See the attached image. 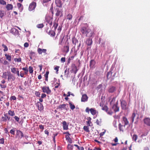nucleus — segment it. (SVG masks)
<instances>
[{
	"label": "nucleus",
	"mask_w": 150,
	"mask_h": 150,
	"mask_svg": "<svg viewBox=\"0 0 150 150\" xmlns=\"http://www.w3.org/2000/svg\"><path fill=\"white\" fill-rule=\"evenodd\" d=\"M64 51L66 53H67L69 51V46L67 45L64 47Z\"/></svg>",
	"instance_id": "33"
},
{
	"label": "nucleus",
	"mask_w": 150,
	"mask_h": 150,
	"mask_svg": "<svg viewBox=\"0 0 150 150\" xmlns=\"http://www.w3.org/2000/svg\"><path fill=\"white\" fill-rule=\"evenodd\" d=\"M4 12L2 11H0V17L2 18L4 15Z\"/></svg>",
	"instance_id": "47"
},
{
	"label": "nucleus",
	"mask_w": 150,
	"mask_h": 150,
	"mask_svg": "<svg viewBox=\"0 0 150 150\" xmlns=\"http://www.w3.org/2000/svg\"><path fill=\"white\" fill-rule=\"evenodd\" d=\"M116 73H114V74L112 75L111 79H110V81L112 82L115 79V76Z\"/></svg>",
	"instance_id": "53"
},
{
	"label": "nucleus",
	"mask_w": 150,
	"mask_h": 150,
	"mask_svg": "<svg viewBox=\"0 0 150 150\" xmlns=\"http://www.w3.org/2000/svg\"><path fill=\"white\" fill-rule=\"evenodd\" d=\"M24 46L25 47H28L29 46V44L27 42H25L24 44Z\"/></svg>",
	"instance_id": "64"
},
{
	"label": "nucleus",
	"mask_w": 150,
	"mask_h": 150,
	"mask_svg": "<svg viewBox=\"0 0 150 150\" xmlns=\"http://www.w3.org/2000/svg\"><path fill=\"white\" fill-rule=\"evenodd\" d=\"M0 4L3 5H6V2L3 0H0Z\"/></svg>",
	"instance_id": "49"
},
{
	"label": "nucleus",
	"mask_w": 150,
	"mask_h": 150,
	"mask_svg": "<svg viewBox=\"0 0 150 150\" xmlns=\"http://www.w3.org/2000/svg\"><path fill=\"white\" fill-rule=\"evenodd\" d=\"M138 136L136 135H133V137H132V139L133 140H134L135 142H136V141L137 138Z\"/></svg>",
	"instance_id": "46"
},
{
	"label": "nucleus",
	"mask_w": 150,
	"mask_h": 150,
	"mask_svg": "<svg viewBox=\"0 0 150 150\" xmlns=\"http://www.w3.org/2000/svg\"><path fill=\"white\" fill-rule=\"evenodd\" d=\"M78 69L76 66L74 64H72L71 65V69L70 71L71 73H74V77L73 79V80L75 78V74L76 73L78 70Z\"/></svg>",
	"instance_id": "5"
},
{
	"label": "nucleus",
	"mask_w": 150,
	"mask_h": 150,
	"mask_svg": "<svg viewBox=\"0 0 150 150\" xmlns=\"http://www.w3.org/2000/svg\"><path fill=\"white\" fill-rule=\"evenodd\" d=\"M17 69H18V68H11V72L14 74H16V72L17 71Z\"/></svg>",
	"instance_id": "32"
},
{
	"label": "nucleus",
	"mask_w": 150,
	"mask_h": 150,
	"mask_svg": "<svg viewBox=\"0 0 150 150\" xmlns=\"http://www.w3.org/2000/svg\"><path fill=\"white\" fill-rule=\"evenodd\" d=\"M69 68L68 69V71H67V68L64 71V75L66 76L67 78H68V75L69 73Z\"/></svg>",
	"instance_id": "31"
},
{
	"label": "nucleus",
	"mask_w": 150,
	"mask_h": 150,
	"mask_svg": "<svg viewBox=\"0 0 150 150\" xmlns=\"http://www.w3.org/2000/svg\"><path fill=\"white\" fill-rule=\"evenodd\" d=\"M69 104L70 106V109L72 110H73L75 108V106L74 105L72 104V103L69 101Z\"/></svg>",
	"instance_id": "28"
},
{
	"label": "nucleus",
	"mask_w": 150,
	"mask_h": 150,
	"mask_svg": "<svg viewBox=\"0 0 150 150\" xmlns=\"http://www.w3.org/2000/svg\"><path fill=\"white\" fill-rule=\"evenodd\" d=\"M64 39V37H63L62 38H60L59 39V45H62V43L63 42Z\"/></svg>",
	"instance_id": "51"
},
{
	"label": "nucleus",
	"mask_w": 150,
	"mask_h": 150,
	"mask_svg": "<svg viewBox=\"0 0 150 150\" xmlns=\"http://www.w3.org/2000/svg\"><path fill=\"white\" fill-rule=\"evenodd\" d=\"M62 124L63 129L64 130L68 129V125L67 124V122L64 121L62 122Z\"/></svg>",
	"instance_id": "16"
},
{
	"label": "nucleus",
	"mask_w": 150,
	"mask_h": 150,
	"mask_svg": "<svg viewBox=\"0 0 150 150\" xmlns=\"http://www.w3.org/2000/svg\"><path fill=\"white\" fill-rule=\"evenodd\" d=\"M91 117H89L88 118V121L87 122V124L88 125V126H90V124L91 123Z\"/></svg>",
	"instance_id": "40"
},
{
	"label": "nucleus",
	"mask_w": 150,
	"mask_h": 150,
	"mask_svg": "<svg viewBox=\"0 0 150 150\" xmlns=\"http://www.w3.org/2000/svg\"><path fill=\"white\" fill-rule=\"evenodd\" d=\"M66 104L60 105L58 106V108L60 109L61 110H62L63 109H66Z\"/></svg>",
	"instance_id": "25"
},
{
	"label": "nucleus",
	"mask_w": 150,
	"mask_h": 150,
	"mask_svg": "<svg viewBox=\"0 0 150 150\" xmlns=\"http://www.w3.org/2000/svg\"><path fill=\"white\" fill-rule=\"evenodd\" d=\"M96 90L101 93L103 91V86L101 84L99 85L96 88Z\"/></svg>",
	"instance_id": "15"
},
{
	"label": "nucleus",
	"mask_w": 150,
	"mask_h": 150,
	"mask_svg": "<svg viewBox=\"0 0 150 150\" xmlns=\"http://www.w3.org/2000/svg\"><path fill=\"white\" fill-rule=\"evenodd\" d=\"M38 53L39 54H41L42 52L46 53L47 51V50L45 49H42L40 48H38Z\"/></svg>",
	"instance_id": "17"
},
{
	"label": "nucleus",
	"mask_w": 150,
	"mask_h": 150,
	"mask_svg": "<svg viewBox=\"0 0 150 150\" xmlns=\"http://www.w3.org/2000/svg\"><path fill=\"white\" fill-rule=\"evenodd\" d=\"M72 16L70 14H69L67 16V19H68L69 20H70L72 19Z\"/></svg>",
	"instance_id": "52"
},
{
	"label": "nucleus",
	"mask_w": 150,
	"mask_h": 150,
	"mask_svg": "<svg viewBox=\"0 0 150 150\" xmlns=\"http://www.w3.org/2000/svg\"><path fill=\"white\" fill-rule=\"evenodd\" d=\"M72 43L75 45H76V44L78 43V40L74 38H72Z\"/></svg>",
	"instance_id": "30"
},
{
	"label": "nucleus",
	"mask_w": 150,
	"mask_h": 150,
	"mask_svg": "<svg viewBox=\"0 0 150 150\" xmlns=\"http://www.w3.org/2000/svg\"><path fill=\"white\" fill-rule=\"evenodd\" d=\"M144 121L145 124L148 126H150V119L149 118H146L144 119Z\"/></svg>",
	"instance_id": "13"
},
{
	"label": "nucleus",
	"mask_w": 150,
	"mask_h": 150,
	"mask_svg": "<svg viewBox=\"0 0 150 150\" xmlns=\"http://www.w3.org/2000/svg\"><path fill=\"white\" fill-rule=\"evenodd\" d=\"M14 118H15V120L17 122H18L19 121V118L17 116H15L14 117Z\"/></svg>",
	"instance_id": "60"
},
{
	"label": "nucleus",
	"mask_w": 150,
	"mask_h": 150,
	"mask_svg": "<svg viewBox=\"0 0 150 150\" xmlns=\"http://www.w3.org/2000/svg\"><path fill=\"white\" fill-rule=\"evenodd\" d=\"M35 94L37 96L40 97V93L39 92L36 91L35 93Z\"/></svg>",
	"instance_id": "54"
},
{
	"label": "nucleus",
	"mask_w": 150,
	"mask_h": 150,
	"mask_svg": "<svg viewBox=\"0 0 150 150\" xmlns=\"http://www.w3.org/2000/svg\"><path fill=\"white\" fill-rule=\"evenodd\" d=\"M18 31L17 29L13 28L11 30L10 32L13 34H15L18 33Z\"/></svg>",
	"instance_id": "21"
},
{
	"label": "nucleus",
	"mask_w": 150,
	"mask_h": 150,
	"mask_svg": "<svg viewBox=\"0 0 150 150\" xmlns=\"http://www.w3.org/2000/svg\"><path fill=\"white\" fill-rule=\"evenodd\" d=\"M36 105L38 107V109L40 110H41L43 108L42 104L39 102H38L36 103Z\"/></svg>",
	"instance_id": "11"
},
{
	"label": "nucleus",
	"mask_w": 150,
	"mask_h": 150,
	"mask_svg": "<svg viewBox=\"0 0 150 150\" xmlns=\"http://www.w3.org/2000/svg\"><path fill=\"white\" fill-rule=\"evenodd\" d=\"M48 34L49 35H50L51 36H52V37L54 36L55 35V32L54 31H53L52 30H50L48 33Z\"/></svg>",
	"instance_id": "27"
},
{
	"label": "nucleus",
	"mask_w": 150,
	"mask_h": 150,
	"mask_svg": "<svg viewBox=\"0 0 150 150\" xmlns=\"http://www.w3.org/2000/svg\"><path fill=\"white\" fill-rule=\"evenodd\" d=\"M44 25L43 23L38 24L37 25V27L39 28H42L44 27Z\"/></svg>",
	"instance_id": "42"
},
{
	"label": "nucleus",
	"mask_w": 150,
	"mask_h": 150,
	"mask_svg": "<svg viewBox=\"0 0 150 150\" xmlns=\"http://www.w3.org/2000/svg\"><path fill=\"white\" fill-rule=\"evenodd\" d=\"M74 146L77 147L79 150H84V148L83 147H79L77 145L75 144Z\"/></svg>",
	"instance_id": "41"
},
{
	"label": "nucleus",
	"mask_w": 150,
	"mask_h": 150,
	"mask_svg": "<svg viewBox=\"0 0 150 150\" xmlns=\"http://www.w3.org/2000/svg\"><path fill=\"white\" fill-rule=\"evenodd\" d=\"M112 73V72L111 71H110L109 72L107 73V78L108 80L109 79H110V80L111 79Z\"/></svg>",
	"instance_id": "19"
},
{
	"label": "nucleus",
	"mask_w": 150,
	"mask_h": 150,
	"mask_svg": "<svg viewBox=\"0 0 150 150\" xmlns=\"http://www.w3.org/2000/svg\"><path fill=\"white\" fill-rule=\"evenodd\" d=\"M15 129H12L10 130V132L11 134H12L13 135H14L15 134Z\"/></svg>",
	"instance_id": "56"
},
{
	"label": "nucleus",
	"mask_w": 150,
	"mask_h": 150,
	"mask_svg": "<svg viewBox=\"0 0 150 150\" xmlns=\"http://www.w3.org/2000/svg\"><path fill=\"white\" fill-rule=\"evenodd\" d=\"M16 135L21 136V138L23 137V134L22 132L20 130H17L16 131Z\"/></svg>",
	"instance_id": "22"
},
{
	"label": "nucleus",
	"mask_w": 150,
	"mask_h": 150,
	"mask_svg": "<svg viewBox=\"0 0 150 150\" xmlns=\"http://www.w3.org/2000/svg\"><path fill=\"white\" fill-rule=\"evenodd\" d=\"M83 129L85 131L87 132H89V128L87 126H84L83 127Z\"/></svg>",
	"instance_id": "36"
},
{
	"label": "nucleus",
	"mask_w": 150,
	"mask_h": 150,
	"mask_svg": "<svg viewBox=\"0 0 150 150\" xmlns=\"http://www.w3.org/2000/svg\"><path fill=\"white\" fill-rule=\"evenodd\" d=\"M5 56L6 57V59L8 60L9 61H11V56L8 55L7 54H5Z\"/></svg>",
	"instance_id": "35"
},
{
	"label": "nucleus",
	"mask_w": 150,
	"mask_h": 150,
	"mask_svg": "<svg viewBox=\"0 0 150 150\" xmlns=\"http://www.w3.org/2000/svg\"><path fill=\"white\" fill-rule=\"evenodd\" d=\"M29 72L30 74H32L33 73V68L31 66L29 67Z\"/></svg>",
	"instance_id": "45"
},
{
	"label": "nucleus",
	"mask_w": 150,
	"mask_h": 150,
	"mask_svg": "<svg viewBox=\"0 0 150 150\" xmlns=\"http://www.w3.org/2000/svg\"><path fill=\"white\" fill-rule=\"evenodd\" d=\"M55 3L57 7H62V1L60 0H55Z\"/></svg>",
	"instance_id": "12"
},
{
	"label": "nucleus",
	"mask_w": 150,
	"mask_h": 150,
	"mask_svg": "<svg viewBox=\"0 0 150 150\" xmlns=\"http://www.w3.org/2000/svg\"><path fill=\"white\" fill-rule=\"evenodd\" d=\"M115 98H113L111 102H110V104L112 106L111 108L115 112H118L119 110V108L117 104H114L115 101Z\"/></svg>",
	"instance_id": "2"
},
{
	"label": "nucleus",
	"mask_w": 150,
	"mask_h": 150,
	"mask_svg": "<svg viewBox=\"0 0 150 150\" xmlns=\"http://www.w3.org/2000/svg\"><path fill=\"white\" fill-rule=\"evenodd\" d=\"M122 109L123 110H127L128 109V105L126 101L122 99L120 100Z\"/></svg>",
	"instance_id": "3"
},
{
	"label": "nucleus",
	"mask_w": 150,
	"mask_h": 150,
	"mask_svg": "<svg viewBox=\"0 0 150 150\" xmlns=\"http://www.w3.org/2000/svg\"><path fill=\"white\" fill-rule=\"evenodd\" d=\"M6 8L7 10L9 11L12 9L13 6L11 4H8L6 6Z\"/></svg>",
	"instance_id": "26"
},
{
	"label": "nucleus",
	"mask_w": 150,
	"mask_h": 150,
	"mask_svg": "<svg viewBox=\"0 0 150 150\" xmlns=\"http://www.w3.org/2000/svg\"><path fill=\"white\" fill-rule=\"evenodd\" d=\"M68 149L69 150H72L73 148V145L70 144H68L67 146Z\"/></svg>",
	"instance_id": "34"
},
{
	"label": "nucleus",
	"mask_w": 150,
	"mask_h": 150,
	"mask_svg": "<svg viewBox=\"0 0 150 150\" xmlns=\"http://www.w3.org/2000/svg\"><path fill=\"white\" fill-rule=\"evenodd\" d=\"M8 80L9 81L11 80L12 81H14L16 79L15 77L12 74L10 73L8 74Z\"/></svg>",
	"instance_id": "10"
},
{
	"label": "nucleus",
	"mask_w": 150,
	"mask_h": 150,
	"mask_svg": "<svg viewBox=\"0 0 150 150\" xmlns=\"http://www.w3.org/2000/svg\"><path fill=\"white\" fill-rule=\"evenodd\" d=\"M2 47L4 48V49L3 50V51L4 52L5 51H7L8 50V48L4 44H2Z\"/></svg>",
	"instance_id": "38"
},
{
	"label": "nucleus",
	"mask_w": 150,
	"mask_h": 150,
	"mask_svg": "<svg viewBox=\"0 0 150 150\" xmlns=\"http://www.w3.org/2000/svg\"><path fill=\"white\" fill-rule=\"evenodd\" d=\"M4 139L2 138L0 139V144H4Z\"/></svg>",
	"instance_id": "58"
},
{
	"label": "nucleus",
	"mask_w": 150,
	"mask_h": 150,
	"mask_svg": "<svg viewBox=\"0 0 150 150\" xmlns=\"http://www.w3.org/2000/svg\"><path fill=\"white\" fill-rule=\"evenodd\" d=\"M90 30L87 29L85 27H82L80 29V31L83 34L86 35V36H87L88 34L89 33Z\"/></svg>",
	"instance_id": "6"
},
{
	"label": "nucleus",
	"mask_w": 150,
	"mask_h": 150,
	"mask_svg": "<svg viewBox=\"0 0 150 150\" xmlns=\"http://www.w3.org/2000/svg\"><path fill=\"white\" fill-rule=\"evenodd\" d=\"M17 6L18 7V8H20L21 7V6H22V4H20V3H17Z\"/></svg>",
	"instance_id": "61"
},
{
	"label": "nucleus",
	"mask_w": 150,
	"mask_h": 150,
	"mask_svg": "<svg viewBox=\"0 0 150 150\" xmlns=\"http://www.w3.org/2000/svg\"><path fill=\"white\" fill-rule=\"evenodd\" d=\"M108 109H107V110H105V111L108 114L110 115H112V112L110 110L109 111H108Z\"/></svg>",
	"instance_id": "43"
},
{
	"label": "nucleus",
	"mask_w": 150,
	"mask_h": 150,
	"mask_svg": "<svg viewBox=\"0 0 150 150\" xmlns=\"http://www.w3.org/2000/svg\"><path fill=\"white\" fill-rule=\"evenodd\" d=\"M1 121H2L6 122L7 121V118L5 116H3L2 117Z\"/></svg>",
	"instance_id": "55"
},
{
	"label": "nucleus",
	"mask_w": 150,
	"mask_h": 150,
	"mask_svg": "<svg viewBox=\"0 0 150 150\" xmlns=\"http://www.w3.org/2000/svg\"><path fill=\"white\" fill-rule=\"evenodd\" d=\"M96 62L94 59L91 60L90 62V67L91 68H93Z\"/></svg>",
	"instance_id": "23"
},
{
	"label": "nucleus",
	"mask_w": 150,
	"mask_h": 150,
	"mask_svg": "<svg viewBox=\"0 0 150 150\" xmlns=\"http://www.w3.org/2000/svg\"><path fill=\"white\" fill-rule=\"evenodd\" d=\"M59 66H56L54 68V69L56 70V73L57 74L58 73L59 69Z\"/></svg>",
	"instance_id": "44"
},
{
	"label": "nucleus",
	"mask_w": 150,
	"mask_h": 150,
	"mask_svg": "<svg viewBox=\"0 0 150 150\" xmlns=\"http://www.w3.org/2000/svg\"><path fill=\"white\" fill-rule=\"evenodd\" d=\"M36 6V3L35 2H33L29 5L28 10L30 11H32L35 9Z\"/></svg>",
	"instance_id": "9"
},
{
	"label": "nucleus",
	"mask_w": 150,
	"mask_h": 150,
	"mask_svg": "<svg viewBox=\"0 0 150 150\" xmlns=\"http://www.w3.org/2000/svg\"><path fill=\"white\" fill-rule=\"evenodd\" d=\"M61 60L62 62H64L65 61V58L64 57H62L61 58Z\"/></svg>",
	"instance_id": "62"
},
{
	"label": "nucleus",
	"mask_w": 150,
	"mask_h": 150,
	"mask_svg": "<svg viewBox=\"0 0 150 150\" xmlns=\"http://www.w3.org/2000/svg\"><path fill=\"white\" fill-rule=\"evenodd\" d=\"M50 12H51L52 14H53L54 13H55V16H60V17L62 16V12L59 8L57 7L55 8L54 10H53V6L52 5L50 9Z\"/></svg>",
	"instance_id": "1"
},
{
	"label": "nucleus",
	"mask_w": 150,
	"mask_h": 150,
	"mask_svg": "<svg viewBox=\"0 0 150 150\" xmlns=\"http://www.w3.org/2000/svg\"><path fill=\"white\" fill-rule=\"evenodd\" d=\"M35 53L34 52H33L32 51H31L30 52V58L31 59V57L33 56L34 54Z\"/></svg>",
	"instance_id": "59"
},
{
	"label": "nucleus",
	"mask_w": 150,
	"mask_h": 150,
	"mask_svg": "<svg viewBox=\"0 0 150 150\" xmlns=\"http://www.w3.org/2000/svg\"><path fill=\"white\" fill-rule=\"evenodd\" d=\"M8 75L7 74V73L6 72H5L3 73L2 77L4 78L5 79H7V77Z\"/></svg>",
	"instance_id": "39"
},
{
	"label": "nucleus",
	"mask_w": 150,
	"mask_h": 150,
	"mask_svg": "<svg viewBox=\"0 0 150 150\" xmlns=\"http://www.w3.org/2000/svg\"><path fill=\"white\" fill-rule=\"evenodd\" d=\"M92 38H89L86 40V44L88 45H91L92 44Z\"/></svg>",
	"instance_id": "18"
},
{
	"label": "nucleus",
	"mask_w": 150,
	"mask_h": 150,
	"mask_svg": "<svg viewBox=\"0 0 150 150\" xmlns=\"http://www.w3.org/2000/svg\"><path fill=\"white\" fill-rule=\"evenodd\" d=\"M10 98H11L12 100H15L16 99V98L15 96H12Z\"/></svg>",
	"instance_id": "63"
},
{
	"label": "nucleus",
	"mask_w": 150,
	"mask_h": 150,
	"mask_svg": "<svg viewBox=\"0 0 150 150\" xmlns=\"http://www.w3.org/2000/svg\"><path fill=\"white\" fill-rule=\"evenodd\" d=\"M117 88L114 86H109L108 88V91L109 93H114L116 91Z\"/></svg>",
	"instance_id": "7"
},
{
	"label": "nucleus",
	"mask_w": 150,
	"mask_h": 150,
	"mask_svg": "<svg viewBox=\"0 0 150 150\" xmlns=\"http://www.w3.org/2000/svg\"><path fill=\"white\" fill-rule=\"evenodd\" d=\"M88 97L86 94H83L81 98V101L84 102L87 101Z\"/></svg>",
	"instance_id": "14"
},
{
	"label": "nucleus",
	"mask_w": 150,
	"mask_h": 150,
	"mask_svg": "<svg viewBox=\"0 0 150 150\" xmlns=\"http://www.w3.org/2000/svg\"><path fill=\"white\" fill-rule=\"evenodd\" d=\"M91 114L93 115H95L96 113V111L94 108H91L89 110Z\"/></svg>",
	"instance_id": "24"
},
{
	"label": "nucleus",
	"mask_w": 150,
	"mask_h": 150,
	"mask_svg": "<svg viewBox=\"0 0 150 150\" xmlns=\"http://www.w3.org/2000/svg\"><path fill=\"white\" fill-rule=\"evenodd\" d=\"M107 109H108V108L106 105L104 106L102 108V110L104 111H105V110H107Z\"/></svg>",
	"instance_id": "57"
},
{
	"label": "nucleus",
	"mask_w": 150,
	"mask_h": 150,
	"mask_svg": "<svg viewBox=\"0 0 150 150\" xmlns=\"http://www.w3.org/2000/svg\"><path fill=\"white\" fill-rule=\"evenodd\" d=\"M42 92L46 93L48 94H50L51 92V90L50 89L48 86H45L42 87Z\"/></svg>",
	"instance_id": "8"
},
{
	"label": "nucleus",
	"mask_w": 150,
	"mask_h": 150,
	"mask_svg": "<svg viewBox=\"0 0 150 150\" xmlns=\"http://www.w3.org/2000/svg\"><path fill=\"white\" fill-rule=\"evenodd\" d=\"M8 114L11 116H13L15 115V113L14 111H11L10 110L8 112Z\"/></svg>",
	"instance_id": "29"
},
{
	"label": "nucleus",
	"mask_w": 150,
	"mask_h": 150,
	"mask_svg": "<svg viewBox=\"0 0 150 150\" xmlns=\"http://www.w3.org/2000/svg\"><path fill=\"white\" fill-rule=\"evenodd\" d=\"M123 122L124 123L125 125L124 127H125V125H127L128 124L129 122L127 120V119L125 117H123L122 118ZM122 127H123V126L121 125V124L120 123L119 124V128L120 131H123V130L122 128Z\"/></svg>",
	"instance_id": "4"
},
{
	"label": "nucleus",
	"mask_w": 150,
	"mask_h": 150,
	"mask_svg": "<svg viewBox=\"0 0 150 150\" xmlns=\"http://www.w3.org/2000/svg\"><path fill=\"white\" fill-rule=\"evenodd\" d=\"M58 25V24L56 23L55 22L53 23V27L54 28V30L55 31Z\"/></svg>",
	"instance_id": "37"
},
{
	"label": "nucleus",
	"mask_w": 150,
	"mask_h": 150,
	"mask_svg": "<svg viewBox=\"0 0 150 150\" xmlns=\"http://www.w3.org/2000/svg\"><path fill=\"white\" fill-rule=\"evenodd\" d=\"M4 116L7 118V120L8 119L9 121H10V117L8 116L7 113H6L4 114Z\"/></svg>",
	"instance_id": "48"
},
{
	"label": "nucleus",
	"mask_w": 150,
	"mask_h": 150,
	"mask_svg": "<svg viewBox=\"0 0 150 150\" xmlns=\"http://www.w3.org/2000/svg\"><path fill=\"white\" fill-rule=\"evenodd\" d=\"M15 62H20L21 61V58H15L14 59Z\"/></svg>",
	"instance_id": "50"
},
{
	"label": "nucleus",
	"mask_w": 150,
	"mask_h": 150,
	"mask_svg": "<svg viewBox=\"0 0 150 150\" xmlns=\"http://www.w3.org/2000/svg\"><path fill=\"white\" fill-rule=\"evenodd\" d=\"M94 34L92 31L90 30L89 31V33L88 34L87 37H89V38H93L94 37Z\"/></svg>",
	"instance_id": "20"
}]
</instances>
